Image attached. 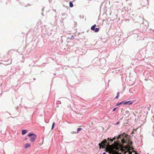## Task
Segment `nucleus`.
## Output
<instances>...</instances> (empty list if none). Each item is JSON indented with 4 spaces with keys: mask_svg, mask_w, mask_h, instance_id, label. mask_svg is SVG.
I'll return each instance as SVG.
<instances>
[{
    "mask_svg": "<svg viewBox=\"0 0 154 154\" xmlns=\"http://www.w3.org/2000/svg\"><path fill=\"white\" fill-rule=\"evenodd\" d=\"M119 144L117 142L114 141L113 144L108 145V147L105 151L106 152H117V151L119 149Z\"/></svg>",
    "mask_w": 154,
    "mask_h": 154,
    "instance_id": "nucleus-1",
    "label": "nucleus"
},
{
    "mask_svg": "<svg viewBox=\"0 0 154 154\" xmlns=\"http://www.w3.org/2000/svg\"><path fill=\"white\" fill-rule=\"evenodd\" d=\"M122 103V102L120 103H119V104H118L117 105H121V104Z\"/></svg>",
    "mask_w": 154,
    "mask_h": 154,
    "instance_id": "nucleus-19",
    "label": "nucleus"
},
{
    "mask_svg": "<svg viewBox=\"0 0 154 154\" xmlns=\"http://www.w3.org/2000/svg\"><path fill=\"white\" fill-rule=\"evenodd\" d=\"M82 130V128H78L77 129V133H78V132L81 131V130Z\"/></svg>",
    "mask_w": 154,
    "mask_h": 154,
    "instance_id": "nucleus-11",
    "label": "nucleus"
},
{
    "mask_svg": "<svg viewBox=\"0 0 154 154\" xmlns=\"http://www.w3.org/2000/svg\"><path fill=\"white\" fill-rule=\"evenodd\" d=\"M119 124V122H117V123L116 124V125H118V124Z\"/></svg>",
    "mask_w": 154,
    "mask_h": 154,
    "instance_id": "nucleus-24",
    "label": "nucleus"
},
{
    "mask_svg": "<svg viewBox=\"0 0 154 154\" xmlns=\"http://www.w3.org/2000/svg\"><path fill=\"white\" fill-rule=\"evenodd\" d=\"M116 108H114L113 109V111H115V110H116Z\"/></svg>",
    "mask_w": 154,
    "mask_h": 154,
    "instance_id": "nucleus-18",
    "label": "nucleus"
},
{
    "mask_svg": "<svg viewBox=\"0 0 154 154\" xmlns=\"http://www.w3.org/2000/svg\"><path fill=\"white\" fill-rule=\"evenodd\" d=\"M11 51H11H9V52H8V53H9Z\"/></svg>",
    "mask_w": 154,
    "mask_h": 154,
    "instance_id": "nucleus-25",
    "label": "nucleus"
},
{
    "mask_svg": "<svg viewBox=\"0 0 154 154\" xmlns=\"http://www.w3.org/2000/svg\"><path fill=\"white\" fill-rule=\"evenodd\" d=\"M129 154H132V153L131 152H129Z\"/></svg>",
    "mask_w": 154,
    "mask_h": 154,
    "instance_id": "nucleus-22",
    "label": "nucleus"
},
{
    "mask_svg": "<svg viewBox=\"0 0 154 154\" xmlns=\"http://www.w3.org/2000/svg\"><path fill=\"white\" fill-rule=\"evenodd\" d=\"M107 140L108 142L106 139H104L99 144L100 149L101 147L102 148H105L106 150V148L108 147V145H110L109 144H111L113 141L111 138H108Z\"/></svg>",
    "mask_w": 154,
    "mask_h": 154,
    "instance_id": "nucleus-2",
    "label": "nucleus"
},
{
    "mask_svg": "<svg viewBox=\"0 0 154 154\" xmlns=\"http://www.w3.org/2000/svg\"><path fill=\"white\" fill-rule=\"evenodd\" d=\"M27 139V138H25L23 140H26Z\"/></svg>",
    "mask_w": 154,
    "mask_h": 154,
    "instance_id": "nucleus-20",
    "label": "nucleus"
},
{
    "mask_svg": "<svg viewBox=\"0 0 154 154\" xmlns=\"http://www.w3.org/2000/svg\"><path fill=\"white\" fill-rule=\"evenodd\" d=\"M100 29L99 28H95V30H94V32H98L99 31Z\"/></svg>",
    "mask_w": 154,
    "mask_h": 154,
    "instance_id": "nucleus-9",
    "label": "nucleus"
},
{
    "mask_svg": "<svg viewBox=\"0 0 154 154\" xmlns=\"http://www.w3.org/2000/svg\"><path fill=\"white\" fill-rule=\"evenodd\" d=\"M125 113L126 114H128L129 113V111L128 110L126 111L125 112Z\"/></svg>",
    "mask_w": 154,
    "mask_h": 154,
    "instance_id": "nucleus-17",
    "label": "nucleus"
},
{
    "mask_svg": "<svg viewBox=\"0 0 154 154\" xmlns=\"http://www.w3.org/2000/svg\"><path fill=\"white\" fill-rule=\"evenodd\" d=\"M96 26V25L94 24L91 27V29L92 31H94L95 29V27Z\"/></svg>",
    "mask_w": 154,
    "mask_h": 154,
    "instance_id": "nucleus-7",
    "label": "nucleus"
},
{
    "mask_svg": "<svg viewBox=\"0 0 154 154\" xmlns=\"http://www.w3.org/2000/svg\"><path fill=\"white\" fill-rule=\"evenodd\" d=\"M31 146V144L29 143H26L24 145V147L25 149L30 147Z\"/></svg>",
    "mask_w": 154,
    "mask_h": 154,
    "instance_id": "nucleus-4",
    "label": "nucleus"
},
{
    "mask_svg": "<svg viewBox=\"0 0 154 154\" xmlns=\"http://www.w3.org/2000/svg\"><path fill=\"white\" fill-rule=\"evenodd\" d=\"M132 142H130V145H132Z\"/></svg>",
    "mask_w": 154,
    "mask_h": 154,
    "instance_id": "nucleus-21",
    "label": "nucleus"
},
{
    "mask_svg": "<svg viewBox=\"0 0 154 154\" xmlns=\"http://www.w3.org/2000/svg\"><path fill=\"white\" fill-rule=\"evenodd\" d=\"M69 6L70 7H73V4L71 2H69Z\"/></svg>",
    "mask_w": 154,
    "mask_h": 154,
    "instance_id": "nucleus-10",
    "label": "nucleus"
},
{
    "mask_svg": "<svg viewBox=\"0 0 154 154\" xmlns=\"http://www.w3.org/2000/svg\"><path fill=\"white\" fill-rule=\"evenodd\" d=\"M119 92H117V95L116 97L115 98L116 99H118L119 98Z\"/></svg>",
    "mask_w": 154,
    "mask_h": 154,
    "instance_id": "nucleus-12",
    "label": "nucleus"
},
{
    "mask_svg": "<svg viewBox=\"0 0 154 154\" xmlns=\"http://www.w3.org/2000/svg\"><path fill=\"white\" fill-rule=\"evenodd\" d=\"M153 31L154 32V30H153Z\"/></svg>",
    "mask_w": 154,
    "mask_h": 154,
    "instance_id": "nucleus-26",
    "label": "nucleus"
},
{
    "mask_svg": "<svg viewBox=\"0 0 154 154\" xmlns=\"http://www.w3.org/2000/svg\"><path fill=\"white\" fill-rule=\"evenodd\" d=\"M27 132V131L26 130H24L22 131V135H24Z\"/></svg>",
    "mask_w": 154,
    "mask_h": 154,
    "instance_id": "nucleus-6",
    "label": "nucleus"
},
{
    "mask_svg": "<svg viewBox=\"0 0 154 154\" xmlns=\"http://www.w3.org/2000/svg\"><path fill=\"white\" fill-rule=\"evenodd\" d=\"M110 154H121L120 153H119L118 152H108Z\"/></svg>",
    "mask_w": 154,
    "mask_h": 154,
    "instance_id": "nucleus-5",
    "label": "nucleus"
},
{
    "mask_svg": "<svg viewBox=\"0 0 154 154\" xmlns=\"http://www.w3.org/2000/svg\"><path fill=\"white\" fill-rule=\"evenodd\" d=\"M116 139H117V137H114L112 139L113 140H115Z\"/></svg>",
    "mask_w": 154,
    "mask_h": 154,
    "instance_id": "nucleus-16",
    "label": "nucleus"
},
{
    "mask_svg": "<svg viewBox=\"0 0 154 154\" xmlns=\"http://www.w3.org/2000/svg\"><path fill=\"white\" fill-rule=\"evenodd\" d=\"M122 136V135H119L118 137H117V139H119Z\"/></svg>",
    "mask_w": 154,
    "mask_h": 154,
    "instance_id": "nucleus-15",
    "label": "nucleus"
},
{
    "mask_svg": "<svg viewBox=\"0 0 154 154\" xmlns=\"http://www.w3.org/2000/svg\"><path fill=\"white\" fill-rule=\"evenodd\" d=\"M54 125H55V123L54 122L52 124L51 129H53V128L54 127Z\"/></svg>",
    "mask_w": 154,
    "mask_h": 154,
    "instance_id": "nucleus-14",
    "label": "nucleus"
},
{
    "mask_svg": "<svg viewBox=\"0 0 154 154\" xmlns=\"http://www.w3.org/2000/svg\"><path fill=\"white\" fill-rule=\"evenodd\" d=\"M102 154H106V152H104Z\"/></svg>",
    "mask_w": 154,
    "mask_h": 154,
    "instance_id": "nucleus-23",
    "label": "nucleus"
},
{
    "mask_svg": "<svg viewBox=\"0 0 154 154\" xmlns=\"http://www.w3.org/2000/svg\"><path fill=\"white\" fill-rule=\"evenodd\" d=\"M130 101H127V102H125L124 103V104H132V102H130Z\"/></svg>",
    "mask_w": 154,
    "mask_h": 154,
    "instance_id": "nucleus-8",
    "label": "nucleus"
},
{
    "mask_svg": "<svg viewBox=\"0 0 154 154\" xmlns=\"http://www.w3.org/2000/svg\"><path fill=\"white\" fill-rule=\"evenodd\" d=\"M121 142H122V143L123 144H124L125 143V140L123 138V139H122V140H121Z\"/></svg>",
    "mask_w": 154,
    "mask_h": 154,
    "instance_id": "nucleus-13",
    "label": "nucleus"
},
{
    "mask_svg": "<svg viewBox=\"0 0 154 154\" xmlns=\"http://www.w3.org/2000/svg\"><path fill=\"white\" fill-rule=\"evenodd\" d=\"M29 137L30 141L31 142H34L35 141L36 138V135L32 133H29L28 135Z\"/></svg>",
    "mask_w": 154,
    "mask_h": 154,
    "instance_id": "nucleus-3",
    "label": "nucleus"
}]
</instances>
